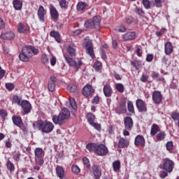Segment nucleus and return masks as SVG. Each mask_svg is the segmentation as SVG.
Listing matches in <instances>:
<instances>
[{
  "label": "nucleus",
  "mask_w": 179,
  "mask_h": 179,
  "mask_svg": "<svg viewBox=\"0 0 179 179\" xmlns=\"http://www.w3.org/2000/svg\"><path fill=\"white\" fill-rule=\"evenodd\" d=\"M33 54L37 55L38 49L31 45L24 46L22 49V53L19 55V58L23 62H28L29 58H31Z\"/></svg>",
  "instance_id": "obj_1"
},
{
  "label": "nucleus",
  "mask_w": 179,
  "mask_h": 179,
  "mask_svg": "<svg viewBox=\"0 0 179 179\" xmlns=\"http://www.w3.org/2000/svg\"><path fill=\"white\" fill-rule=\"evenodd\" d=\"M71 118V113L66 108H63L59 115H55L52 117V121L56 125H63V124Z\"/></svg>",
  "instance_id": "obj_2"
},
{
  "label": "nucleus",
  "mask_w": 179,
  "mask_h": 179,
  "mask_svg": "<svg viewBox=\"0 0 179 179\" xmlns=\"http://www.w3.org/2000/svg\"><path fill=\"white\" fill-rule=\"evenodd\" d=\"M36 128L43 132V134H50L54 129V124L51 122L45 123L43 120H38L36 122Z\"/></svg>",
  "instance_id": "obj_3"
},
{
  "label": "nucleus",
  "mask_w": 179,
  "mask_h": 179,
  "mask_svg": "<svg viewBox=\"0 0 179 179\" xmlns=\"http://www.w3.org/2000/svg\"><path fill=\"white\" fill-rule=\"evenodd\" d=\"M36 164L43 166L44 164V150L41 148H36L34 150Z\"/></svg>",
  "instance_id": "obj_4"
},
{
  "label": "nucleus",
  "mask_w": 179,
  "mask_h": 179,
  "mask_svg": "<svg viewBox=\"0 0 179 179\" xmlns=\"http://www.w3.org/2000/svg\"><path fill=\"white\" fill-rule=\"evenodd\" d=\"M159 169L164 170L166 173H173L174 162L169 159H165L164 163L159 166Z\"/></svg>",
  "instance_id": "obj_5"
},
{
  "label": "nucleus",
  "mask_w": 179,
  "mask_h": 179,
  "mask_svg": "<svg viewBox=\"0 0 179 179\" xmlns=\"http://www.w3.org/2000/svg\"><path fill=\"white\" fill-rule=\"evenodd\" d=\"M64 57L69 66H74L76 68V71H78L80 66H82V61L79 60L77 63L73 58L70 57L68 55H64Z\"/></svg>",
  "instance_id": "obj_6"
},
{
  "label": "nucleus",
  "mask_w": 179,
  "mask_h": 179,
  "mask_svg": "<svg viewBox=\"0 0 179 179\" xmlns=\"http://www.w3.org/2000/svg\"><path fill=\"white\" fill-rule=\"evenodd\" d=\"M152 101L155 104H160L163 101V94L162 92L155 90L152 94Z\"/></svg>",
  "instance_id": "obj_7"
},
{
  "label": "nucleus",
  "mask_w": 179,
  "mask_h": 179,
  "mask_svg": "<svg viewBox=\"0 0 179 179\" xmlns=\"http://www.w3.org/2000/svg\"><path fill=\"white\" fill-rule=\"evenodd\" d=\"M107 153H108V148L104 144H96V155L99 156H106Z\"/></svg>",
  "instance_id": "obj_8"
},
{
  "label": "nucleus",
  "mask_w": 179,
  "mask_h": 179,
  "mask_svg": "<svg viewBox=\"0 0 179 179\" xmlns=\"http://www.w3.org/2000/svg\"><path fill=\"white\" fill-rule=\"evenodd\" d=\"M115 112L119 115L127 113V102L124 100L119 102L118 106L115 108Z\"/></svg>",
  "instance_id": "obj_9"
},
{
  "label": "nucleus",
  "mask_w": 179,
  "mask_h": 179,
  "mask_svg": "<svg viewBox=\"0 0 179 179\" xmlns=\"http://www.w3.org/2000/svg\"><path fill=\"white\" fill-rule=\"evenodd\" d=\"M136 106L139 113H146L148 111L146 103H145V101L141 99H138L136 101Z\"/></svg>",
  "instance_id": "obj_10"
},
{
  "label": "nucleus",
  "mask_w": 179,
  "mask_h": 179,
  "mask_svg": "<svg viewBox=\"0 0 179 179\" xmlns=\"http://www.w3.org/2000/svg\"><path fill=\"white\" fill-rule=\"evenodd\" d=\"M84 48L86 50L87 54H89L92 58H94V51L93 50V43L92 41L84 43Z\"/></svg>",
  "instance_id": "obj_11"
},
{
  "label": "nucleus",
  "mask_w": 179,
  "mask_h": 179,
  "mask_svg": "<svg viewBox=\"0 0 179 179\" xmlns=\"http://www.w3.org/2000/svg\"><path fill=\"white\" fill-rule=\"evenodd\" d=\"M124 128L127 131H132V128H134V120L131 117H126L124 119Z\"/></svg>",
  "instance_id": "obj_12"
},
{
  "label": "nucleus",
  "mask_w": 179,
  "mask_h": 179,
  "mask_svg": "<svg viewBox=\"0 0 179 179\" xmlns=\"http://www.w3.org/2000/svg\"><path fill=\"white\" fill-rule=\"evenodd\" d=\"M45 15H47V11H45V9L43 6H40L38 9V17L42 23L45 22Z\"/></svg>",
  "instance_id": "obj_13"
},
{
  "label": "nucleus",
  "mask_w": 179,
  "mask_h": 179,
  "mask_svg": "<svg viewBox=\"0 0 179 179\" xmlns=\"http://www.w3.org/2000/svg\"><path fill=\"white\" fill-rule=\"evenodd\" d=\"M21 107L23 108V111L25 114H29L31 111V104L27 100H23L20 104Z\"/></svg>",
  "instance_id": "obj_14"
},
{
  "label": "nucleus",
  "mask_w": 179,
  "mask_h": 179,
  "mask_svg": "<svg viewBox=\"0 0 179 179\" xmlns=\"http://www.w3.org/2000/svg\"><path fill=\"white\" fill-rule=\"evenodd\" d=\"M93 93H94V89L90 85H85L83 89V94L85 97H90Z\"/></svg>",
  "instance_id": "obj_15"
},
{
  "label": "nucleus",
  "mask_w": 179,
  "mask_h": 179,
  "mask_svg": "<svg viewBox=\"0 0 179 179\" xmlns=\"http://www.w3.org/2000/svg\"><path fill=\"white\" fill-rule=\"evenodd\" d=\"M55 171L57 176L59 179H64L65 178V176H66V172H65V169L61 166H57L55 168Z\"/></svg>",
  "instance_id": "obj_16"
},
{
  "label": "nucleus",
  "mask_w": 179,
  "mask_h": 179,
  "mask_svg": "<svg viewBox=\"0 0 179 179\" xmlns=\"http://www.w3.org/2000/svg\"><path fill=\"white\" fill-rule=\"evenodd\" d=\"M145 138L143 137V136L138 135L135 138L134 145L137 148L138 146H141V148H145Z\"/></svg>",
  "instance_id": "obj_17"
},
{
  "label": "nucleus",
  "mask_w": 179,
  "mask_h": 179,
  "mask_svg": "<svg viewBox=\"0 0 179 179\" xmlns=\"http://www.w3.org/2000/svg\"><path fill=\"white\" fill-rule=\"evenodd\" d=\"M92 171L94 178L100 179V177H101V168L99 166V165L94 164L92 166Z\"/></svg>",
  "instance_id": "obj_18"
},
{
  "label": "nucleus",
  "mask_w": 179,
  "mask_h": 179,
  "mask_svg": "<svg viewBox=\"0 0 179 179\" xmlns=\"http://www.w3.org/2000/svg\"><path fill=\"white\" fill-rule=\"evenodd\" d=\"M136 38V34L134 31L127 32L124 34L122 36V38L124 41H131L132 40H135Z\"/></svg>",
  "instance_id": "obj_19"
},
{
  "label": "nucleus",
  "mask_w": 179,
  "mask_h": 179,
  "mask_svg": "<svg viewBox=\"0 0 179 179\" xmlns=\"http://www.w3.org/2000/svg\"><path fill=\"white\" fill-rule=\"evenodd\" d=\"M18 31L23 34H27V33H30V27L28 25H24L22 23H19Z\"/></svg>",
  "instance_id": "obj_20"
},
{
  "label": "nucleus",
  "mask_w": 179,
  "mask_h": 179,
  "mask_svg": "<svg viewBox=\"0 0 179 179\" xmlns=\"http://www.w3.org/2000/svg\"><path fill=\"white\" fill-rule=\"evenodd\" d=\"M49 9H50L51 17L53 19L57 20L58 19V17H59V13H58V10H57V8H55V6H54V4H50Z\"/></svg>",
  "instance_id": "obj_21"
},
{
  "label": "nucleus",
  "mask_w": 179,
  "mask_h": 179,
  "mask_svg": "<svg viewBox=\"0 0 179 179\" xmlns=\"http://www.w3.org/2000/svg\"><path fill=\"white\" fill-rule=\"evenodd\" d=\"M55 82H57V78L55 77H50L48 84L49 92H54L55 90Z\"/></svg>",
  "instance_id": "obj_22"
},
{
  "label": "nucleus",
  "mask_w": 179,
  "mask_h": 179,
  "mask_svg": "<svg viewBox=\"0 0 179 179\" xmlns=\"http://www.w3.org/2000/svg\"><path fill=\"white\" fill-rule=\"evenodd\" d=\"M103 92L105 97H111L113 96V88L110 85H106L103 86Z\"/></svg>",
  "instance_id": "obj_23"
},
{
  "label": "nucleus",
  "mask_w": 179,
  "mask_h": 179,
  "mask_svg": "<svg viewBox=\"0 0 179 179\" xmlns=\"http://www.w3.org/2000/svg\"><path fill=\"white\" fill-rule=\"evenodd\" d=\"M3 40H13L15 38V34L12 31H8L1 35Z\"/></svg>",
  "instance_id": "obj_24"
},
{
  "label": "nucleus",
  "mask_w": 179,
  "mask_h": 179,
  "mask_svg": "<svg viewBox=\"0 0 179 179\" xmlns=\"http://www.w3.org/2000/svg\"><path fill=\"white\" fill-rule=\"evenodd\" d=\"M13 122L14 125H16V127H22V124H23V121L22 120V117L17 116V115H13L12 117Z\"/></svg>",
  "instance_id": "obj_25"
},
{
  "label": "nucleus",
  "mask_w": 179,
  "mask_h": 179,
  "mask_svg": "<svg viewBox=\"0 0 179 179\" xmlns=\"http://www.w3.org/2000/svg\"><path fill=\"white\" fill-rule=\"evenodd\" d=\"M165 54L166 55H170L173 52V45L171 42H166L164 48Z\"/></svg>",
  "instance_id": "obj_26"
},
{
  "label": "nucleus",
  "mask_w": 179,
  "mask_h": 179,
  "mask_svg": "<svg viewBox=\"0 0 179 179\" xmlns=\"http://www.w3.org/2000/svg\"><path fill=\"white\" fill-rule=\"evenodd\" d=\"M13 5L15 10H20L23 6V3L20 0H13Z\"/></svg>",
  "instance_id": "obj_27"
},
{
  "label": "nucleus",
  "mask_w": 179,
  "mask_h": 179,
  "mask_svg": "<svg viewBox=\"0 0 179 179\" xmlns=\"http://www.w3.org/2000/svg\"><path fill=\"white\" fill-rule=\"evenodd\" d=\"M101 19L99 16H94L92 20L95 29H99Z\"/></svg>",
  "instance_id": "obj_28"
},
{
  "label": "nucleus",
  "mask_w": 179,
  "mask_h": 179,
  "mask_svg": "<svg viewBox=\"0 0 179 179\" xmlns=\"http://www.w3.org/2000/svg\"><path fill=\"white\" fill-rule=\"evenodd\" d=\"M129 145V143L128 141L125 140L124 138H120L118 143V146L120 148H128Z\"/></svg>",
  "instance_id": "obj_29"
},
{
  "label": "nucleus",
  "mask_w": 179,
  "mask_h": 179,
  "mask_svg": "<svg viewBox=\"0 0 179 179\" xmlns=\"http://www.w3.org/2000/svg\"><path fill=\"white\" fill-rule=\"evenodd\" d=\"M51 37L55 39L57 43H61V34L55 31H52L50 34Z\"/></svg>",
  "instance_id": "obj_30"
},
{
  "label": "nucleus",
  "mask_w": 179,
  "mask_h": 179,
  "mask_svg": "<svg viewBox=\"0 0 179 179\" xmlns=\"http://www.w3.org/2000/svg\"><path fill=\"white\" fill-rule=\"evenodd\" d=\"M86 6H87V4L86 3L82 1L78 2L76 6L78 12H84Z\"/></svg>",
  "instance_id": "obj_31"
},
{
  "label": "nucleus",
  "mask_w": 179,
  "mask_h": 179,
  "mask_svg": "<svg viewBox=\"0 0 179 179\" xmlns=\"http://www.w3.org/2000/svg\"><path fill=\"white\" fill-rule=\"evenodd\" d=\"M160 131V128L159 127V125L156 124H153L152 127H151V131H150V135L151 136H155Z\"/></svg>",
  "instance_id": "obj_32"
},
{
  "label": "nucleus",
  "mask_w": 179,
  "mask_h": 179,
  "mask_svg": "<svg viewBox=\"0 0 179 179\" xmlns=\"http://www.w3.org/2000/svg\"><path fill=\"white\" fill-rule=\"evenodd\" d=\"M86 148H87V150H89V152H94V153H96L97 143H88L86 145Z\"/></svg>",
  "instance_id": "obj_33"
},
{
  "label": "nucleus",
  "mask_w": 179,
  "mask_h": 179,
  "mask_svg": "<svg viewBox=\"0 0 179 179\" xmlns=\"http://www.w3.org/2000/svg\"><path fill=\"white\" fill-rule=\"evenodd\" d=\"M66 51L71 57H75V55H76V49H75L73 46L69 45L66 48Z\"/></svg>",
  "instance_id": "obj_34"
},
{
  "label": "nucleus",
  "mask_w": 179,
  "mask_h": 179,
  "mask_svg": "<svg viewBox=\"0 0 179 179\" xmlns=\"http://www.w3.org/2000/svg\"><path fill=\"white\" fill-rule=\"evenodd\" d=\"M94 69L96 72H101V69H103V64L101 62H95L94 64Z\"/></svg>",
  "instance_id": "obj_35"
},
{
  "label": "nucleus",
  "mask_w": 179,
  "mask_h": 179,
  "mask_svg": "<svg viewBox=\"0 0 179 179\" xmlns=\"http://www.w3.org/2000/svg\"><path fill=\"white\" fill-rule=\"evenodd\" d=\"M87 120L90 125L93 124V122H94V120H96V116L92 113H87Z\"/></svg>",
  "instance_id": "obj_36"
},
{
  "label": "nucleus",
  "mask_w": 179,
  "mask_h": 179,
  "mask_svg": "<svg viewBox=\"0 0 179 179\" xmlns=\"http://www.w3.org/2000/svg\"><path fill=\"white\" fill-rule=\"evenodd\" d=\"M113 167L114 171H120V169H121V162H120V160H116L113 162Z\"/></svg>",
  "instance_id": "obj_37"
},
{
  "label": "nucleus",
  "mask_w": 179,
  "mask_h": 179,
  "mask_svg": "<svg viewBox=\"0 0 179 179\" xmlns=\"http://www.w3.org/2000/svg\"><path fill=\"white\" fill-rule=\"evenodd\" d=\"M159 76V73L156 71H152L151 75V78H152V79H156L157 82H159L160 80H162L163 82H164L165 80L164 78H160Z\"/></svg>",
  "instance_id": "obj_38"
},
{
  "label": "nucleus",
  "mask_w": 179,
  "mask_h": 179,
  "mask_svg": "<svg viewBox=\"0 0 179 179\" xmlns=\"http://www.w3.org/2000/svg\"><path fill=\"white\" fill-rule=\"evenodd\" d=\"M59 6L62 9H68L69 6V3L66 0H61L59 1Z\"/></svg>",
  "instance_id": "obj_39"
},
{
  "label": "nucleus",
  "mask_w": 179,
  "mask_h": 179,
  "mask_svg": "<svg viewBox=\"0 0 179 179\" xmlns=\"http://www.w3.org/2000/svg\"><path fill=\"white\" fill-rule=\"evenodd\" d=\"M13 104H17L18 106H20L22 104V98L17 95H14L13 96Z\"/></svg>",
  "instance_id": "obj_40"
},
{
  "label": "nucleus",
  "mask_w": 179,
  "mask_h": 179,
  "mask_svg": "<svg viewBox=\"0 0 179 179\" xmlns=\"http://www.w3.org/2000/svg\"><path fill=\"white\" fill-rule=\"evenodd\" d=\"M6 167L10 173H13L15 171V164L10 161H8L6 163Z\"/></svg>",
  "instance_id": "obj_41"
},
{
  "label": "nucleus",
  "mask_w": 179,
  "mask_h": 179,
  "mask_svg": "<svg viewBox=\"0 0 179 179\" xmlns=\"http://www.w3.org/2000/svg\"><path fill=\"white\" fill-rule=\"evenodd\" d=\"M115 89L119 92V93H124L125 90V87H124V85L122 83H117L115 84Z\"/></svg>",
  "instance_id": "obj_42"
},
{
  "label": "nucleus",
  "mask_w": 179,
  "mask_h": 179,
  "mask_svg": "<svg viewBox=\"0 0 179 179\" xmlns=\"http://www.w3.org/2000/svg\"><path fill=\"white\" fill-rule=\"evenodd\" d=\"M127 110L129 111V113H132L134 114V113H135V108H134V103H132V101H129L127 102Z\"/></svg>",
  "instance_id": "obj_43"
},
{
  "label": "nucleus",
  "mask_w": 179,
  "mask_h": 179,
  "mask_svg": "<svg viewBox=\"0 0 179 179\" xmlns=\"http://www.w3.org/2000/svg\"><path fill=\"white\" fill-rule=\"evenodd\" d=\"M131 66H134V68H136V71L141 68V66L142 65L141 62L138 60L131 61Z\"/></svg>",
  "instance_id": "obj_44"
},
{
  "label": "nucleus",
  "mask_w": 179,
  "mask_h": 179,
  "mask_svg": "<svg viewBox=\"0 0 179 179\" xmlns=\"http://www.w3.org/2000/svg\"><path fill=\"white\" fill-rule=\"evenodd\" d=\"M84 26H85V27H86V29H94V25L92 20H89L86 21L85 22Z\"/></svg>",
  "instance_id": "obj_45"
},
{
  "label": "nucleus",
  "mask_w": 179,
  "mask_h": 179,
  "mask_svg": "<svg viewBox=\"0 0 179 179\" xmlns=\"http://www.w3.org/2000/svg\"><path fill=\"white\" fill-rule=\"evenodd\" d=\"M69 103L73 110H76L78 108V106L76 105V101H75V99L72 97L69 98Z\"/></svg>",
  "instance_id": "obj_46"
},
{
  "label": "nucleus",
  "mask_w": 179,
  "mask_h": 179,
  "mask_svg": "<svg viewBox=\"0 0 179 179\" xmlns=\"http://www.w3.org/2000/svg\"><path fill=\"white\" fill-rule=\"evenodd\" d=\"M135 13L138 15V16H144L145 15V11H143V9L141 7H136L134 10Z\"/></svg>",
  "instance_id": "obj_47"
},
{
  "label": "nucleus",
  "mask_w": 179,
  "mask_h": 179,
  "mask_svg": "<svg viewBox=\"0 0 179 179\" xmlns=\"http://www.w3.org/2000/svg\"><path fill=\"white\" fill-rule=\"evenodd\" d=\"M71 170L74 174H79V173H80V168H79L78 165H72Z\"/></svg>",
  "instance_id": "obj_48"
},
{
  "label": "nucleus",
  "mask_w": 179,
  "mask_h": 179,
  "mask_svg": "<svg viewBox=\"0 0 179 179\" xmlns=\"http://www.w3.org/2000/svg\"><path fill=\"white\" fill-rule=\"evenodd\" d=\"M166 138V134L164 131H161L157 134V141H163Z\"/></svg>",
  "instance_id": "obj_49"
},
{
  "label": "nucleus",
  "mask_w": 179,
  "mask_h": 179,
  "mask_svg": "<svg viewBox=\"0 0 179 179\" xmlns=\"http://www.w3.org/2000/svg\"><path fill=\"white\" fill-rule=\"evenodd\" d=\"M143 4L145 9H150L152 6V3H150V1L149 0H143Z\"/></svg>",
  "instance_id": "obj_50"
},
{
  "label": "nucleus",
  "mask_w": 179,
  "mask_h": 179,
  "mask_svg": "<svg viewBox=\"0 0 179 179\" xmlns=\"http://www.w3.org/2000/svg\"><path fill=\"white\" fill-rule=\"evenodd\" d=\"M164 2V0H155V4L153 6H155L157 8H162V6H163Z\"/></svg>",
  "instance_id": "obj_51"
},
{
  "label": "nucleus",
  "mask_w": 179,
  "mask_h": 179,
  "mask_svg": "<svg viewBox=\"0 0 179 179\" xmlns=\"http://www.w3.org/2000/svg\"><path fill=\"white\" fill-rule=\"evenodd\" d=\"M83 162L84 166H85L86 169H90L91 166H90V164L89 162V159H87V157H85L83 159Z\"/></svg>",
  "instance_id": "obj_52"
},
{
  "label": "nucleus",
  "mask_w": 179,
  "mask_h": 179,
  "mask_svg": "<svg viewBox=\"0 0 179 179\" xmlns=\"http://www.w3.org/2000/svg\"><path fill=\"white\" fill-rule=\"evenodd\" d=\"M166 150H168L169 152H171L173 148V141L167 142L166 144Z\"/></svg>",
  "instance_id": "obj_53"
},
{
  "label": "nucleus",
  "mask_w": 179,
  "mask_h": 179,
  "mask_svg": "<svg viewBox=\"0 0 179 179\" xmlns=\"http://www.w3.org/2000/svg\"><path fill=\"white\" fill-rule=\"evenodd\" d=\"M116 31H119V33H125L127 31V28L124 26H119L115 28Z\"/></svg>",
  "instance_id": "obj_54"
},
{
  "label": "nucleus",
  "mask_w": 179,
  "mask_h": 179,
  "mask_svg": "<svg viewBox=\"0 0 179 179\" xmlns=\"http://www.w3.org/2000/svg\"><path fill=\"white\" fill-rule=\"evenodd\" d=\"M172 120H173V121H178L179 120V113L177 112H173L171 113V115Z\"/></svg>",
  "instance_id": "obj_55"
},
{
  "label": "nucleus",
  "mask_w": 179,
  "mask_h": 179,
  "mask_svg": "<svg viewBox=\"0 0 179 179\" xmlns=\"http://www.w3.org/2000/svg\"><path fill=\"white\" fill-rule=\"evenodd\" d=\"M90 125L92 127H94V128L96 129V131H101V126L100 125V124L94 122L93 123H91Z\"/></svg>",
  "instance_id": "obj_56"
},
{
  "label": "nucleus",
  "mask_w": 179,
  "mask_h": 179,
  "mask_svg": "<svg viewBox=\"0 0 179 179\" xmlns=\"http://www.w3.org/2000/svg\"><path fill=\"white\" fill-rule=\"evenodd\" d=\"M6 88L7 89V90H9L10 92L13 90V89H15V85H13V83H6Z\"/></svg>",
  "instance_id": "obj_57"
},
{
  "label": "nucleus",
  "mask_w": 179,
  "mask_h": 179,
  "mask_svg": "<svg viewBox=\"0 0 179 179\" xmlns=\"http://www.w3.org/2000/svg\"><path fill=\"white\" fill-rule=\"evenodd\" d=\"M169 172L166 171H162L160 172V174H159V177L160 178H162V179H164L166 178V177H167L169 176Z\"/></svg>",
  "instance_id": "obj_58"
},
{
  "label": "nucleus",
  "mask_w": 179,
  "mask_h": 179,
  "mask_svg": "<svg viewBox=\"0 0 179 179\" xmlns=\"http://www.w3.org/2000/svg\"><path fill=\"white\" fill-rule=\"evenodd\" d=\"M13 159L15 160V162H19V160H20V152H17L16 154H14L13 156Z\"/></svg>",
  "instance_id": "obj_59"
},
{
  "label": "nucleus",
  "mask_w": 179,
  "mask_h": 179,
  "mask_svg": "<svg viewBox=\"0 0 179 179\" xmlns=\"http://www.w3.org/2000/svg\"><path fill=\"white\" fill-rule=\"evenodd\" d=\"M76 89H78V87L76 85H71L70 87H69V90L71 93H75V92H76Z\"/></svg>",
  "instance_id": "obj_60"
},
{
  "label": "nucleus",
  "mask_w": 179,
  "mask_h": 179,
  "mask_svg": "<svg viewBox=\"0 0 179 179\" xmlns=\"http://www.w3.org/2000/svg\"><path fill=\"white\" fill-rule=\"evenodd\" d=\"M8 115V112H6V110L1 109L0 110V117H1V118H5V117H6Z\"/></svg>",
  "instance_id": "obj_61"
},
{
  "label": "nucleus",
  "mask_w": 179,
  "mask_h": 179,
  "mask_svg": "<svg viewBox=\"0 0 179 179\" xmlns=\"http://www.w3.org/2000/svg\"><path fill=\"white\" fill-rule=\"evenodd\" d=\"M148 79H149V76L145 75V74H143L141 77L140 80L141 82H143L144 83L148 80Z\"/></svg>",
  "instance_id": "obj_62"
},
{
  "label": "nucleus",
  "mask_w": 179,
  "mask_h": 179,
  "mask_svg": "<svg viewBox=\"0 0 179 179\" xmlns=\"http://www.w3.org/2000/svg\"><path fill=\"white\" fill-rule=\"evenodd\" d=\"M134 22V18L132 17H127L125 18V22L127 24H131Z\"/></svg>",
  "instance_id": "obj_63"
},
{
  "label": "nucleus",
  "mask_w": 179,
  "mask_h": 179,
  "mask_svg": "<svg viewBox=\"0 0 179 179\" xmlns=\"http://www.w3.org/2000/svg\"><path fill=\"white\" fill-rule=\"evenodd\" d=\"M41 61L43 64H48V57H47V55H42Z\"/></svg>",
  "instance_id": "obj_64"
}]
</instances>
